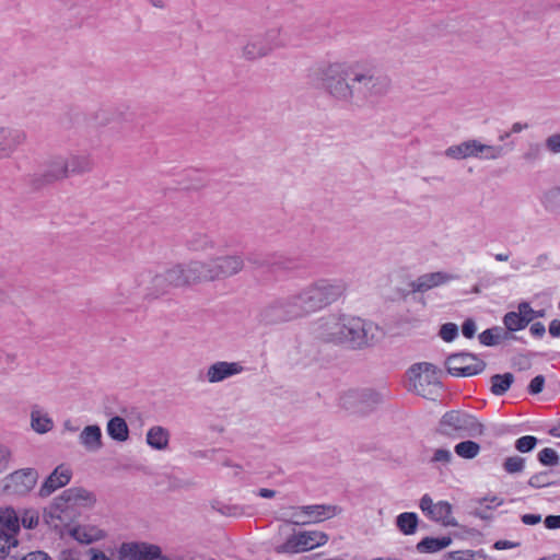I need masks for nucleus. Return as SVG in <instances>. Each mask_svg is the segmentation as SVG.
I'll return each mask as SVG.
<instances>
[{
	"label": "nucleus",
	"instance_id": "nucleus-1",
	"mask_svg": "<svg viewBox=\"0 0 560 560\" xmlns=\"http://www.w3.org/2000/svg\"><path fill=\"white\" fill-rule=\"evenodd\" d=\"M320 80L332 98L350 107L373 105L384 91L382 69L370 61L329 63L320 69Z\"/></svg>",
	"mask_w": 560,
	"mask_h": 560
},
{
	"label": "nucleus",
	"instance_id": "nucleus-2",
	"mask_svg": "<svg viewBox=\"0 0 560 560\" xmlns=\"http://www.w3.org/2000/svg\"><path fill=\"white\" fill-rule=\"evenodd\" d=\"M317 338L324 342L361 350L373 345L378 327L361 317L332 313L317 320Z\"/></svg>",
	"mask_w": 560,
	"mask_h": 560
},
{
	"label": "nucleus",
	"instance_id": "nucleus-3",
	"mask_svg": "<svg viewBox=\"0 0 560 560\" xmlns=\"http://www.w3.org/2000/svg\"><path fill=\"white\" fill-rule=\"evenodd\" d=\"M95 495L82 488L72 487L65 490L44 510V521L57 530L69 527L80 515L83 509L94 505Z\"/></svg>",
	"mask_w": 560,
	"mask_h": 560
},
{
	"label": "nucleus",
	"instance_id": "nucleus-4",
	"mask_svg": "<svg viewBox=\"0 0 560 560\" xmlns=\"http://www.w3.org/2000/svg\"><path fill=\"white\" fill-rule=\"evenodd\" d=\"M195 283L190 271V262L176 265L162 273L142 272L138 278V285L142 288V294L147 299H156L166 294L172 288H178Z\"/></svg>",
	"mask_w": 560,
	"mask_h": 560
},
{
	"label": "nucleus",
	"instance_id": "nucleus-5",
	"mask_svg": "<svg viewBox=\"0 0 560 560\" xmlns=\"http://www.w3.org/2000/svg\"><path fill=\"white\" fill-rule=\"evenodd\" d=\"M348 281L342 278H320L304 287L300 293L307 315L336 303L346 295Z\"/></svg>",
	"mask_w": 560,
	"mask_h": 560
},
{
	"label": "nucleus",
	"instance_id": "nucleus-6",
	"mask_svg": "<svg viewBox=\"0 0 560 560\" xmlns=\"http://www.w3.org/2000/svg\"><path fill=\"white\" fill-rule=\"evenodd\" d=\"M307 315L300 291L295 294L281 296L266 304L259 317L266 325H275L303 318Z\"/></svg>",
	"mask_w": 560,
	"mask_h": 560
},
{
	"label": "nucleus",
	"instance_id": "nucleus-7",
	"mask_svg": "<svg viewBox=\"0 0 560 560\" xmlns=\"http://www.w3.org/2000/svg\"><path fill=\"white\" fill-rule=\"evenodd\" d=\"M243 268L244 259L240 255L218 257L208 262L190 261V271L194 275L195 282L232 277Z\"/></svg>",
	"mask_w": 560,
	"mask_h": 560
},
{
	"label": "nucleus",
	"instance_id": "nucleus-8",
	"mask_svg": "<svg viewBox=\"0 0 560 560\" xmlns=\"http://www.w3.org/2000/svg\"><path fill=\"white\" fill-rule=\"evenodd\" d=\"M485 427L476 417L459 410L443 415L439 422V432L444 435L471 436L482 435Z\"/></svg>",
	"mask_w": 560,
	"mask_h": 560
},
{
	"label": "nucleus",
	"instance_id": "nucleus-9",
	"mask_svg": "<svg viewBox=\"0 0 560 560\" xmlns=\"http://www.w3.org/2000/svg\"><path fill=\"white\" fill-rule=\"evenodd\" d=\"M283 535H287V538L275 547L277 553H301L324 546L328 541V535L319 530L292 529Z\"/></svg>",
	"mask_w": 560,
	"mask_h": 560
},
{
	"label": "nucleus",
	"instance_id": "nucleus-10",
	"mask_svg": "<svg viewBox=\"0 0 560 560\" xmlns=\"http://www.w3.org/2000/svg\"><path fill=\"white\" fill-rule=\"evenodd\" d=\"M412 390L424 398H433L440 389L436 368L428 362L413 364L408 371Z\"/></svg>",
	"mask_w": 560,
	"mask_h": 560
},
{
	"label": "nucleus",
	"instance_id": "nucleus-11",
	"mask_svg": "<svg viewBox=\"0 0 560 560\" xmlns=\"http://www.w3.org/2000/svg\"><path fill=\"white\" fill-rule=\"evenodd\" d=\"M486 363L468 352L454 353L446 359L447 372L453 376H472L481 373Z\"/></svg>",
	"mask_w": 560,
	"mask_h": 560
},
{
	"label": "nucleus",
	"instance_id": "nucleus-12",
	"mask_svg": "<svg viewBox=\"0 0 560 560\" xmlns=\"http://www.w3.org/2000/svg\"><path fill=\"white\" fill-rule=\"evenodd\" d=\"M419 508L431 521L441 523L444 526L456 525V522L452 516V505L447 501H439L434 503L429 494H424L420 499Z\"/></svg>",
	"mask_w": 560,
	"mask_h": 560
},
{
	"label": "nucleus",
	"instance_id": "nucleus-13",
	"mask_svg": "<svg viewBox=\"0 0 560 560\" xmlns=\"http://www.w3.org/2000/svg\"><path fill=\"white\" fill-rule=\"evenodd\" d=\"M37 479L38 472L34 468L16 470L7 478L4 490L10 494L24 495L35 487Z\"/></svg>",
	"mask_w": 560,
	"mask_h": 560
},
{
	"label": "nucleus",
	"instance_id": "nucleus-14",
	"mask_svg": "<svg viewBox=\"0 0 560 560\" xmlns=\"http://www.w3.org/2000/svg\"><path fill=\"white\" fill-rule=\"evenodd\" d=\"M72 478V469L66 465H58L43 481L38 489V497L48 498L57 490L66 487Z\"/></svg>",
	"mask_w": 560,
	"mask_h": 560
},
{
	"label": "nucleus",
	"instance_id": "nucleus-15",
	"mask_svg": "<svg viewBox=\"0 0 560 560\" xmlns=\"http://www.w3.org/2000/svg\"><path fill=\"white\" fill-rule=\"evenodd\" d=\"M67 160L63 156L52 158L47 162L40 173L34 175V185L39 188L44 185L67 177Z\"/></svg>",
	"mask_w": 560,
	"mask_h": 560
},
{
	"label": "nucleus",
	"instance_id": "nucleus-16",
	"mask_svg": "<svg viewBox=\"0 0 560 560\" xmlns=\"http://www.w3.org/2000/svg\"><path fill=\"white\" fill-rule=\"evenodd\" d=\"M26 140V133L18 128L0 127V160L10 158Z\"/></svg>",
	"mask_w": 560,
	"mask_h": 560
},
{
	"label": "nucleus",
	"instance_id": "nucleus-17",
	"mask_svg": "<svg viewBox=\"0 0 560 560\" xmlns=\"http://www.w3.org/2000/svg\"><path fill=\"white\" fill-rule=\"evenodd\" d=\"M457 277L447 272L436 271L424 273L410 283L412 292H427L455 280Z\"/></svg>",
	"mask_w": 560,
	"mask_h": 560
},
{
	"label": "nucleus",
	"instance_id": "nucleus-18",
	"mask_svg": "<svg viewBox=\"0 0 560 560\" xmlns=\"http://www.w3.org/2000/svg\"><path fill=\"white\" fill-rule=\"evenodd\" d=\"M243 371L244 366L240 362L218 361L208 368L207 380L209 383H219Z\"/></svg>",
	"mask_w": 560,
	"mask_h": 560
},
{
	"label": "nucleus",
	"instance_id": "nucleus-19",
	"mask_svg": "<svg viewBox=\"0 0 560 560\" xmlns=\"http://www.w3.org/2000/svg\"><path fill=\"white\" fill-rule=\"evenodd\" d=\"M121 550L131 560H153L160 547L144 542L124 544Z\"/></svg>",
	"mask_w": 560,
	"mask_h": 560
},
{
	"label": "nucleus",
	"instance_id": "nucleus-20",
	"mask_svg": "<svg viewBox=\"0 0 560 560\" xmlns=\"http://www.w3.org/2000/svg\"><path fill=\"white\" fill-rule=\"evenodd\" d=\"M31 428L38 434L48 433L54 429V420L43 407L35 404L31 407Z\"/></svg>",
	"mask_w": 560,
	"mask_h": 560
},
{
	"label": "nucleus",
	"instance_id": "nucleus-21",
	"mask_svg": "<svg viewBox=\"0 0 560 560\" xmlns=\"http://www.w3.org/2000/svg\"><path fill=\"white\" fill-rule=\"evenodd\" d=\"M303 512L308 517V522L311 524L334 517L340 512V509L336 505L329 504H311L303 505Z\"/></svg>",
	"mask_w": 560,
	"mask_h": 560
},
{
	"label": "nucleus",
	"instance_id": "nucleus-22",
	"mask_svg": "<svg viewBox=\"0 0 560 560\" xmlns=\"http://www.w3.org/2000/svg\"><path fill=\"white\" fill-rule=\"evenodd\" d=\"M79 442L89 452H96L102 447V431L96 424L88 425L79 435Z\"/></svg>",
	"mask_w": 560,
	"mask_h": 560
},
{
	"label": "nucleus",
	"instance_id": "nucleus-23",
	"mask_svg": "<svg viewBox=\"0 0 560 560\" xmlns=\"http://www.w3.org/2000/svg\"><path fill=\"white\" fill-rule=\"evenodd\" d=\"M360 405L359 415H368L383 401V395L373 388L359 389Z\"/></svg>",
	"mask_w": 560,
	"mask_h": 560
},
{
	"label": "nucleus",
	"instance_id": "nucleus-24",
	"mask_svg": "<svg viewBox=\"0 0 560 560\" xmlns=\"http://www.w3.org/2000/svg\"><path fill=\"white\" fill-rule=\"evenodd\" d=\"M270 52V46L265 43L261 35L253 36L243 48V55L249 60L261 58Z\"/></svg>",
	"mask_w": 560,
	"mask_h": 560
},
{
	"label": "nucleus",
	"instance_id": "nucleus-25",
	"mask_svg": "<svg viewBox=\"0 0 560 560\" xmlns=\"http://www.w3.org/2000/svg\"><path fill=\"white\" fill-rule=\"evenodd\" d=\"M476 139H469L458 144H453L444 151V155L452 160H465L475 158Z\"/></svg>",
	"mask_w": 560,
	"mask_h": 560
},
{
	"label": "nucleus",
	"instance_id": "nucleus-26",
	"mask_svg": "<svg viewBox=\"0 0 560 560\" xmlns=\"http://www.w3.org/2000/svg\"><path fill=\"white\" fill-rule=\"evenodd\" d=\"M145 440L150 447L162 451L168 446L170 432L161 425H154L149 429Z\"/></svg>",
	"mask_w": 560,
	"mask_h": 560
},
{
	"label": "nucleus",
	"instance_id": "nucleus-27",
	"mask_svg": "<svg viewBox=\"0 0 560 560\" xmlns=\"http://www.w3.org/2000/svg\"><path fill=\"white\" fill-rule=\"evenodd\" d=\"M70 533L74 539L82 544H91L105 537V533L94 526H75Z\"/></svg>",
	"mask_w": 560,
	"mask_h": 560
},
{
	"label": "nucleus",
	"instance_id": "nucleus-28",
	"mask_svg": "<svg viewBox=\"0 0 560 560\" xmlns=\"http://www.w3.org/2000/svg\"><path fill=\"white\" fill-rule=\"evenodd\" d=\"M451 542L452 539L448 536L425 537L417 544L416 548L420 553H434L448 547Z\"/></svg>",
	"mask_w": 560,
	"mask_h": 560
},
{
	"label": "nucleus",
	"instance_id": "nucleus-29",
	"mask_svg": "<svg viewBox=\"0 0 560 560\" xmlns=\"http://www.w3.org/2000/svg\"><path fill=\"white\" fill-rule=\"evenodd\" d=\"M67 160V174H83L93 168V163L89 155L77 154L66 158Z\"/></svg>",
	"mask_w": 560,
	"mask_h": 560
},
{
	"label": "nucleus",
	"instance_id": "nucleus-30",
	"mask_svg": "<svg viewBox=\"0 0 560 560\" xmlns=\"http://www.w3.org/2000/svg\"><path fill=\"white\" fill-rule=\"evenodd\" d=\"M20 529V520L11 508L0 510V532L15 536Z\"/></svg>",
	"mask_w": 560,
	"mask_h": 560
},
{
	"label": "nucleus",
	"instance_id": "nucleus-31",
	"mask_svg": "<svg viewBox=\"0 0 560 560\" xmlns=\"http://www.w3.org/2000/svg\"><path fill=\"white\" fill-rule=\"evenodd\" d=\"M503 324L509 331H518L528 326V319L522 313L521 303L517 305V311L508 312L503 317Z\"/></svg>",
	"mask_w": 560,
	"mask_h": 560
},
{
	"label": "nucleus",
	"instance_id": "nucleus-32",
	"mask_svg": "<svg viewBox=\"0 0 560 560\" xmlns=\"http://www.w3.org/2000/svg\"><path fill=\"white\" fill-rule=\"evenodd\" d=\"M107 433L115 441H126L129 436V430L125 419L118 416L112 418L107 423Z\"/></svg>",
	"mask_w": 560,
	"mask_h": 560
},
{
	"label": "nucleus",
	"instance_id": "nucleus-33",
	"mask_svg": "<svg viewBox=\"0 0 560 560\" xmlns=\"http://www.w3.org/2000/svg\"><path fill=\"white\" fill-rule=\"evenodd\" d=\"M418 524V515L413 512H404L396 517V526L404 535H413Z\"/></svg>",
	"mask_w": 560,
	"mask_h": 560
},
{
	"label": "nucleus",
	"instance_id": "nucleus-34",
	"mask_svg": "<svg viewBox=\"0 0 560 560\" xmlns=\"http://www.w3.org/2000/svg\"><path fill=\"white\" fill-rule=\"evenodd\" d=\"M292 513L289 515V518H283V524L279 527V534L283 535L284 533H289L293 528L291 525H306L310 524L308 517L303 512V505L298 508H291Z\"/></svg>",
	"mask_w": 560,
	"mask_h": 560
},
{
	"label": "nucleus",
	"instance_id": "nucleus-35",
	"mask_svg": "<svg viewBox=\"0 0 560 560\" xmlns=\"http://www.w3.org/2000/svg\"><path fill=\"white\" fill-rule=\"evenodd\" d=\"M503 153H504L503 147L483 144L479 140L476 139L475 159L497 160V159H500L503 155Z\"/></svg>",
	"mask_w": 560,
	"mask_h": 560
},
{
	"label": "nucleus",
	"instance_id": "nucleus-36",
	"mask_svg": "<svg viewBox=\"0 0 560 560\" xmlns=\"http://www.w3.org/2000/svg\"><path fill=\"white\" fill-rule=\"evenodd\" d=\"M540 203L546 211L560 214V187L545 191L540 198Z\"/></svg>",
	"mask_w": 560,
	"mask_h": 560
},
{
	"label": "nucleus",
	"instance_id": "nucleus-37",
	"mask_svg": "<svg viewBox=\"0 0 560 560\" xmlns=\"http://www.w3.org/2000/svg\"><path fill=\"white\" fill-rule=\"evenodd\" d=\"M491 393L495 396L504 395L514 382L512 373L495 374L491 376Z\"/></svg>",
	"mask_w": 560,
	"mask_h": 560
},
{
	"label": "nucleus",
	"instance_id": "nucleus-38",
	"mask_svg": "<svg viewBox=\"0 0 560 560\" xmlns=\"http://www.w3.org/2000/svg\"><path fill=\"white\" fill-rule=\"evenodd\" d=\"M359 389L347 390L339 397V406L350 413L359 415Z\"/></svg>",
	"mask_w": 560,
	"mask_h": 560
},
{
	"label": "nucleus",
	"instance_id": "nucleus-39",
	"mask_svg": "<svg viewBox=\"0 0 560 560\" xmlns=\"http://www.w3.org/2000/svg\"><path fill=\"white\" fill-rule=\"evenodd\" d=\"M454 452L464 459H472L480 453V445L477 442L466 440L455 445Z\"/></svg>",
	"mask_w": 560,
	"mask_h": 560
},
{
	"label": "nucleus",
	"instance_id": "nucleus-40",
	"mask_svg": "<svg viewBox=\"0 0 560 560\" xmlns=\"http://www.w3.org/2000/svg\"><path fill=\"white\" fill-rule=\"evenodd\" d=\"M191 250L205 252L213 247V241L207 234H194L188 241Z\"/></svg>",
	"mask_w": 560,
	"mask_h": 560
},
{
	"label": "nucleus",
	"instance_id": "nucleus-41",
	"mask_svg": "<svg viewBox=\"0 0 560 560\" xmlns=\"http://www.w3.org/2000/svg\"><path fill=\"white\" fill-rule=\"evenodd\" d=\"M265 43L270 46V52L285 45V40L281 37V31L279 28H272L266 32V34L261 35Z\"/></svg>",
	"mask_w": 560,
	"mask_h": 560
},
{
	"label": "nucleus",
	"instance_id": "nucleus-42",
	"mask_svg": "<svg viewBox=\"0 0 560 560\" xmlns=\"http://www.w3.org/2000/svg\"><path fill=\"white\" fill-rule=\"evenodd\" d=\"M525 468V459L521 456H510L503 462V469L508 474H518Z\"/></svg>",
	"mask_w": 560,
	"mask_h": 560
},
{
	"label": "nucleus",
	"instance_id": "nucleus-43",
	"mask_svg": "<svg viewBox=\"0 0 560 560\" xmlns=\"http://www.w3.org/2000/svg\"><path fill=\"white\" fill-rule=\"evenodd\" d=\"M18 546V539L15 536L10 535L5 532H0V558H4L9 555L12 548Z\"/></svg>",
	"mask_w": 560,
	"mask_h": 560
},
{
	"label": "nucleus",
	"instance_id": "nucleus-44",
	"mask_svg": "<svg viewBox=\"0 0 560 560\" xmlns=\"http://www.w3.org/2000/svg\"><path fill=\"white\" fill-rule=\"evenodd\" d=\"M453 454L448 448H435L431 456L430 463L433 465L446 466L451 464Z\"/></svg>",
	"mask_w": 560,
	"mask_h": 560
},
{
	"label": "nucleus",
	"instance_id": "nucleus-45",
	"mask_svg": "<svg viewBox=\"0 0 560 560\" xmlns=\"http://www.w3.org/2000/svg\"><path fill=\"white\" fill-rule=\"evenodd\" d=\"M483 555L471 550L452 551L444 556V560H479Z\"/></svg>",
	"mask_w": 560,
	"mask_h": 560
},
{
	"label": "nucleus",
	"instance_id": "nucleus-46",
	"mask_svg": "<svg viewBox=\"0 0 560 560\" xmlns=\"http://www.w3.org/2000/svg\"><path fill=\"white\" fill-rule=\"evenodd\" d=\"M537 457L539 463L545 466H556L559 463V456L557 452L550 447L542 448L538 453Z\"/></svg>",
	"mask_w": 560,
	"mask_h": 560
},
{
	"label": "nucleus",
	"instance_id": "nucleus-47",
	"mask_svg": "<svg viewBox=\"0 0 560 560\" xmlns=\"http://www.w3.org/2000/svg\"><path fill=\"white\" fill-rule=\"evenodd\" d=\"M537 443V438L533 435H524L515 441L514 446L521 453H528L536 447Z\"/></svg>",
	"mask_w": 560,
	"mask_h": 560
},
{
	"label": "nucleus",
	"instance_id": "nucleus-48",
	"mask_svg": "<svg viewBox=\"0 0 560 560\" xmlns=\"http://www.w3.org/2000/svg\"><path fill=\"white\" fill-rule=\"evenodd\" d=\"M439 335L444 341L451 342L457 337L458 327L454 323H446L442 325Z\"/></svg>",
	"mask_w": 560,
	"mask_h": 560
},
{
	"label": "nucleus",
	"instance_id": "nucleus-49",
	"mask_svg": "<svg viewBox=\"0 0 560 560\" xmlns=\"http://www.w3.org/2000/svg\"><path fill=\"white\" fill-rule=\"evenodd\" d=\"M521 310L522 313L527 317L528 324L532 323L535 318H541L545 317L546 311L545 310H534L530 304L526 301L521 302Z\"/></svg>",
	"mask_w": 560,
	"mask_h": 560
},
{
	"label": "nucleus",
	"instance_id": "nucleus-50",
	"mask_svg": "<svg viewBox=\"0 0 560 560\" xmlns=\"http://www.w3.org/2000/svg\"><path fill=\"white\" fill-rule=\"evenodd\" d=\"M528 485L533 488H542V487L551 485V481L549 480V474L548 472H538V474L533 475L528 479Z\"/></svg>",
	"mask_w": 560,
	"mask_h": 560
},
{
	"label": "nucleus",
	"instance_id": "nucleus-51",
	"mask_svg": "<svg viewBox=\"0 0 560 560\" xmlns=\"http://www.w3.org/2000/svg\"><path fill=\"white\" fill-rule=\"evenodd\" d=\"M219 512L224 516L240 517L244 515V508L237 504H223Z\"/></svg>",
	"mask_w": 560,
	"mask_h": 560
},
{
	"label": "nucleus",
	"instance_id": "nucleus-52",
	"mask_svg": "<svg viewBox=\"0 0 560 560\" xmlns=\"http://www.w3.org/2000/svg\"><path fill=\"white\" fill-rule=\"evenodd\" d=\"M546 149L553 154L560 153V132L547 137L545 141Z\"/></svg>",
	"mask_w": 560,
	"mask_h": 560
},
{
	"label": "nucleus",
	"instance_id": "nucleus-53",
	"mask_svg": "<svg viewBox=\"0 0 560 560\" xmlns=\"http://www.w3.org/2000/svg\"><path fill=\"white\" fill-rule=\"evenodd\" d=\"M545 386V377L542 375L535 376L529 385H528V393L530 395H538L542 392Z\"/></svg>",
	"mask_w": 560,
	"mask_h": 560
},
{
	"label": "nucleus",
	"instance_id": "nucleus-54",
	"mask_svg": "<svg viewBox=\"0 0 560 560\" xmlns=\"http://www.w3.org/2000/svg\"><path fill=\"white\" fill-rule=\"evenodd\" d=\"M21 523L25 528L32 529L38 524V515L35 512H25L21 518Z\"/></svg>",
	"mask_w": 560,
	"mask_h": 560
},
{
	"label": "nucleus",
	"instance_id": "nucleus-55",
	"mask_svg": "<svg viewBox=\"0 0 560 560\" xmlns=\"http://www.w3.org/2000/svg\"><path fill=\"white\" fill-rule=\"evenodd\" d=\"M10 459V450L7 446L0 444V472L9 468Z\"/></svg>",
	"mask_w": 560,
	"mask_h": 560
},
{
	"label": "nucleus",
	"instance_id": "nucleus-56",
	"mask_svg": "<svg viewBox=\"0 0 560 560\" xmlns=\"http://www.w3.org/2000/svg\"><path fill=\"white\" fill-rule=\"evenodd\" d=\"M494 329H486L479 335V341L483 346H493L498 342V338L493 335Z\"/></svg>",
	"mask_w": 560,
	"mask_h": 560
},
{
	"label": "nucleus",
	"instance_id": "nucleus-57",
	"mask_svg": "<svg viewBox=\"0 0 560 560\" xmlns=\"http://www.w3.org/2000/svg\"><path fill=\"white\" fill-rule=\"evenodd\" d=\"M476 323L471 318H468L464 322L462 326V332L466 338H472L476 334Z\"/></svg>",
	"mask_w": 560,
	"mask_h": 560
},
{
	"label": "nucleus",
	"instance_id": "nucleus-58",
	"mask_svg": "<svg viewBox=\"0 0 560 560\" xmlns=\"http://www.w3.org/2000/svg\"><path fill=\"white\" fill-rule=\"evenodd\" d=\"M529 331L534 337L541 338L546 334V327L542 323L536 322L530 325Z\"/></svg>",
	"mask_w": 560,
	"mask_h": 560
},
{
	"label": "nucleus",
	"instance_id": "nucleus-59",
	"mask_svg": "<svg viewBox=\"0 0 560 560\" xmlns=\"http://www.w3.org/2000/svg\"><path fill=\"white\" fill-rule=\"evenodd\" d=\"M545 526L549 529L560 528V515H549L545 518Z\"/></svg>",
	"mask_w": 560,
	"mask_h": 560
},
{
	"label": "nucleus",
	"instance_id": "nucleus-60",
	"mask_svg": "<svg viewBox=\"0 0 560 560\" xmlns=\"http://www.w3.org/2000/svg\"><path fill=\"white\" fill-rule=\"evenodd\" d=\"M22 560H51V558L43 551H35L24 556Z\"/></svg>",
	"mask_w": 560,
	"mask_h": 560
},
{
	"label": "nucleus",
	"instance_id": "nucleus-61",
	"mask_svg": "<svg viewBox=\"0 0 560 560\" xmlns=\"http://www.w3.org/2000/svg\"><path fill=\"white\" fill-rule=\"evenodd\" d=\"M518 542L510 541V540H498L494 542L493 547L497 550H505L516 548Z\"/></svg>",
	"mask_w": 560,
	"mask_h": 560
},
{
	"label": "nucleus",
	"instance_id": "nucleus-62",
	"mask_svg": "<svg viewBox=\"0 0 560 560\" xmlns=\"http://www.w3.org/2000/svg\"><path fill=\"white\" fill-rule=\"evenodd\" d=\"M541 515L540 514H524L522 516V522L526 525H536L540 523Z\"/></svg>",
	"mask_w": 560,
	"mask_h": 560
},
{
	"label": "nucleus",
	"instance_id": "nucleus-63",
	"mask_svg": "<svg viewBox=\"0 0 560 560\" xmlns=\"http://www.w3.org/2000/svg\"><path fill=\"white\" fill-rule=\"evenodd\" d=\"M481 504H485L486 508H495L502 504V500L498 497L483 498Z\"/></svg>",
	"mask_w": 560,
	"mask_h": 560
},
{
	"label": "nucleus",
	"instance_id": "nucleus-64",
	"mask_svg": "<svg viewBox=\"0 0 560 560\" xmlns=\"http://www.w3.org/2000/svg\"><path fill=\"white\" fill-rule=\"evenodd\" d=\"M549 334L552 337H560V319H553L549 324Z\"/></svg>",
	"mask_w": 560,
	"mask_h": 560
}]
</instances>
